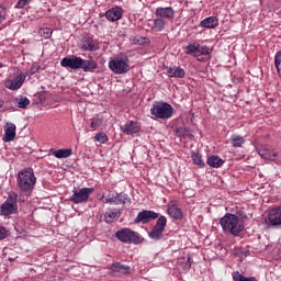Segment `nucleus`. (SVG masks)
<instances>
[{"mask_svg":"<svg viewBox=\"0 0 281 281\" xmlns=\"http://www.w3.org/2000/svg\"><path fill=\"white\" fill-rule=\"evenodd\" d=\"M274 65H276L277 71L280 74L281 72V50H279L274 56Z\"/></svg>","mask_w":281,"mask_h":281,"instance_id":"nucleus-39","label":"nucleus"},{"mask_svg":"<svg viewBox=\"0 0 281 281\" xmlns=\"http://www.w3.org/2000/svg\"><path fill=\"white\" fill-rule=\"evenodd\" d=\"M231 144L233 148H243V145L245 144V137L234 134L231 136Z\"/></svg>","mask_w":281,"mask_h":281,"instance_id":"nucleus-28","label":"nucleus"},{"mask_svg":"<svg viewBox=\"0 0 281 281\" xmlns=\"http://www.w3.org/2000/svg\"><path fill=\"white\" fill-rule=\"evenodd\" d=\"M15 104L19 109H27V106H30V99H27V97L16 98Z\"/></svg>","mask_w":281,"mask_h":281,"instance_id":"nucleus-32","label":"nucleus"},{"mask_svg":"<svg viewBox=\"0 0 281 281\" xmlns=\"http://www.w3.org/2000/svg\"><path fill=\"white\" fill-rule=\"evenodd\" d=\"M168 215L176 221H181L183 218V211L179 209L177 205H171L167 210Z\"/></svg>","mask_w":281,"mask_h":281,"instance_id":"nucleus-26","label":"nucleus"},{"mask_svg":"<svg viewBox=\"0 0 281 281\" xmlns=\"http://www.w3.org/2000/svg\"><path fill=\"white\" fill-rule=\"evenodd\" d=\"M108 21H120L122 19V9L120 7L112 8L105 12Z\"/></svg>","mask_w":281,"mask_h":281,"instance_id":"nucleus-22","label":"nucleus"},{"mask_svg":"<svg viewBox=\"0 0 281 281\" xmlns=\"http://www.w3.org/2000/svg\"><path fill=\"white\" fill-rule=\"evenodd\" d=\"M79 48L82 52H98L100 49V43L90 36H83L79 43Z\"/></svg>","mask_w":281,"mask_h":281,"instance_id":"nucleus-10","label":"nucleus"},{"mask_svg":"<svg viewBox=\"0 0 281 281\" xmlns=\"http://www.w3.org/2000/svg\"><path fill=\"white\" fill-rule=\"evenodd\" d=\"M186 133H188V130L186 127H179L176 132V135L178 137H186Z\"/></svg>","mask_w":281,"mask_h":281,"instance_id":"nucleus-40","label":"nucleus"},{"mask_svg":"<svg viewBox=\"0 0 281 281\" xmlns=\"http://www.w3.org/2000/svg\"><path fill=\"white\" fill-rule=\"evenodd\" d=\"M109 68L113 74L122 75L128 74L131 71V65H128V59H123L122 57H116L109 61Z\"/></svg>","mask_w":281,"mask_h":281,"instance_id":"nucleus-7","label":"nucleus"},{"mask_svg":"<svg viewBox=\"0 0 281 281\" xmlns=\"http://www.w3.org/2000/svg\"><path fill=\"white\" fill-rule=\"evenodd\" d=\"M92 192H95L93 188H81L78 190H74L72 195L70 196V203H75V205H80V203H88L89 196H91Z\"/></svg>","mask_w":281,"mask_h":281,"instance_id":"nucleus-6","label":"nucleus"},{"mask_svg":"<svg viewBox=\"0 0 281 281\" xmlns=\"http://www.w3.org/2000/svg\"><path fill=\"white\" fill-rule=\"evenodd\" d=\"M80 60H81V57L76 55L64 57L60 60V66L65 67L66 69L78 70L80 69Z\"/></svg>","mask_w":281,"mask_h":281,"instance_id":"nucleus-13","label":"nucleus"},{"mask_svg":"<svg viewBox=\"0 0 281 281\" xmlns=\"http://www.w3.org/2000/svg\"><path fill=\"white\" fill-rule=\"evenodd\" d=\"M155 218H159L158 213H155V211L144 210L137 214V216L134 220V223L136 225L139 223H143V225H146V223L150 221H155Z\"/></svg>","mask_w":281,"mask_h":281,"instance_id":"nucleus-12","label":"nucleus"},{"mask_svg":"<svg viewBox=\"0 0 281 281\" xmlns=\"http://www.w3.org/2000/svg\"><path fill=\"white\" fill-rule=\"evenodd\" d=\"M168 220L166 216L161 215L158 217L156 225L153 227L151 232L148 233L149 238L153 240H161L164 238V232H166V225Z\"/></svg>","mask_w":281,"mask_h":281,"instance_id":"nucleus-8","label":"nucleus"},{"mask_svg":"<svg viewBox=\"0 0 281 281\" xmlns=\"http://www.w3.org/2000/svg\"><path fill=\"white\" fill-rule=\"evenodd\" d=\"M80 69H82L86 74H93L95 69H98V61L95 59H80Z\"/></svg>","mask_w":281,"mask_h":281,"instance_id":"nucleus-17","label":"nucleus"},{"mask_svg":"<svg viewBox=\"0 0 281 281\" xmlns=\"http://www.w3.org/2000/svg\"><path fill=\"white\" fill-rule=\"evenodd\" d=\"M247 218L246 215H241L240 217L236 214L226 213L220 220V225L225 232V234H231L232 236H238L243 229H245V224L243 221Z\"/></svg>","mask_w":281,"mask_h":281,"instance_id":"nucleus-1","label":"nucleus"},{"mask_svg":"<svg viewBox=\"0 0 281 281\" xmlns=\"http://www.w3.org/2000/svg\"><path fill=\"white\" fill-rule=\"evenodd\" d=\"M167 76L169 78H186V70L181 67H168Z\"/></svg>","mask_w":281,"mask_h":281,"instance_id":"nucleus-23","label":"nucleus"},{"mask_svg":"<svg viewBox=\"0 0 281 281\" xmlns=\"http://www.w3.org/2000/svg\"><path fill=\"white\" fill-rule=\"evenodd\" d=\"M233 280L234 281H258V279H256V277H245V276L240 274V272H238V271L233 272Z\"/></svg>","mask_w":281,"mask_h":281,"instance_id":"nucleus-31","label":"nucleus"},{"mask_svg":"<svg viewBox=\"0 0 281 281\" xmlns=\"http://www.w3.org/2000/svg\"><path fill=\"white\" fill-rule=\"evenodd\" d=\"M186 54L199 56V43L189 44L186 47Z\"/></svg>","mask_w":281,"mask_h":281,"instance_id":"nucleus-33","label":"nucleus"},{"mask_svg":"<svg viewBox=\"0 0 281 281\" xmlns=\"http://www.w3.org/2000/svg\"><path fill=\"white\" fill-rule=\"evenodd\" d=\"M115 238L121 243H132L133 245H140L142 236L139 233L132 231L131 228H122L115 233Z\"/></svg>","mask_w":281,"mask_h":281,"instance_id":"nucleus-4","label":"nucleus"},{"mask_svg":"<svg viewBox=\"0 0 281 281\" xmlns=\"http://www.w3.org/2000/svg\"><path fill=\"white\" fill-rule=\"evenodd\" d=\"M201 27H206L207 30H214L218 26V18L209 16L200 22Z\"/></svg>","mask_w":281,"mask_h":281,"instance_id":"nucleus-24","label":"nucleus"},{"mask_svg":"<svg viewBox=\"0 0 281 281\" xmlns=\"http://www.w3.org/2000/svg\"><path fill=\"white\" fill-rule=\"evenodd\" d=\"M36 183V177L32 169H25L18 173V187L22 192H32Z\"/></svg>","mask_w":281,"mask_h":281,"instance_id":"nucleus-3","label":"nucleus"},{"mask_svg":"<svg viewBox=\"0 0 281 281\" xmlns=\"http://www.w3.org/2000/svg\"><path fill=\"white\" fill-rule=\"evenodd\" d=\"M172 113H175V108H172L168 102L156 101L150 108V115H153V120H170V117H172Z\"/></svg>","mask_w":281,"mask_h":281,"instance_id":"nucleus-2","label":"nucleus"},{"mask_svg":"<svg viewBox=\"0 0 281 281\" xmlns=\"http://www.w3.org/2000/svg\"><path fill=\"white\" fill-rule=\"evenodd\" d=\"M4 65L0 61V69H3Z\"/></svg>","mask_w":281,"mask_h":281,"instance_id":"nucleus-46","label":"nucleus"},{"mask_svg":"<svg viewBox=\"0 0 281 281\" xmlns=\"http://www.w3.org/2000/svg\"><path fill=\"white\" fill-rule=\"evenodd\" d=\"M94 140L99 142V144H106L109 142V136H106L105 133L100 132L95 134Z\"/></svg>","mask_w":281,"mask_h":281,"instance_id":"nucleus-36","label":"nucleus"},{"mask_svg":"<svg viewBox=\"0 0 281 281\" xmlns=\"http://www.w3.org/2000/svg\"><path fill=\"white\" fill-rule=\"evenodd\" d=\"M18 195L15 193H10L3 204L0 206V212L2 216H12L16 214L19 210V204H16Z\"/></svg>","mask_w":281,"mask_h":281,"instance_id":"nucleus-5","label":"nucleus"},{"mask_svg":"<svg viewBox=\"0 0 281 281\" xmlns=\"http://www.w3.org/2000/svg\"><path fill=\"white\" fill-rule=\"evenodd\" d=\"M151 32H164L166 30V20L161 18H156L151 21V24L148 23Z\"/></svg>","mask_w":281,"mask_h":281,"instance_id":"nucleus-20","label":"nucleus"},{"mask_svg":"<svg viewBox=\"0 0 281 281\" xmlns=\"http://www.w3.org/2000/svg\"><path fill=\"white\" fill-rule=\"evenodd\" d=\"M26 3H30V0H19L16 3V8H25Z\"/></svg>","mask_w":281,"mask_h":281,"instance_id":"nucleus-42","label":"nucleus"},{"mask_svg":"<svg viewBox=\"0 0 281 281\" xmlns=\"http://www.w3.org/2000/svg\"><path fill=\"white\" fill-rule=\"evenodd\" d=\"M3 104H4L3 100L0 99V109L3 108Z\"/></svg>","mask_w":281,"mask_h":281,"instance_id":"nucleus-45","label":"nucleus"},{"mask_svg":"<svg viewBox=\"0 0 281 281\" xmlns=\"http://www.w3.org/2000/svg\"><path fill=\"white\" fill-rule=\"evenodd\" d=\"M110 276H113L114 278L121 277V276H128L131 273V268L124 263L114 262L109 266Z\"/></svg>","mask_w":281,"mask_h":281,"instance_id":"nucleus-11","label":"nucleus"},{"mask_svg":"<svg viewBox=\"0 0 281 281\" xmlns=\"http://www.w3.org/2000/svg\"><path fill=\"white\" fill-rule=\"evenodd\" d=\"M16 137V125L14 123H7L4 126L3 142H14Z\"/></svg>","mask_w":281,"mask_h":281,"instance_id":"nucleus-19","label":"nucleus"},{"mask_svg":"<svg viewBox=\"0 0 281 281\" xmlns=\"http://www.w3.org/2000/svg\"><path fill=\"white\" fill-rule=\"evenodd\" d=\"M155 15L158 19L172 21V19H175V9H172V7H158L155 11Z\"/></svg>","mask_w":281,"mask_h":281,"instance_id":"nucleus-16","label":"nucleus"},{"mask_svg":"<svg viewBox=\"0 0 281 281\" xmlns=\"http://www.w3.org/2000/svg\"><path fill=\"white\" fill-rule=\"evenodd\" d=\"M5 236H8V232L5 231V228L0 227V240H3Z\"/></svg>","mask_w":281,"mask_h":281,"instance_id":"nucleus-43","label":"nucleus"},{"mask_svg":"<svg viewBox=\"0 0 281 281\" xmlns=\"http://www.w3.org/2000/svg\"><path fill=\"white\" fill-rule=\"evenodd\" d=\"M258 155L261 159H266V161H276V157H278V153H271V150L267 147H261L257 149Z\"/></svg>","mask_w":281,"mask_h":281,"instance_id":"nucleus-21","label":"nucleus"},{"mask_svg":"<svg viewBox=\"0 0 281 281\" xmlns=\"http://www.w3.org/2000/svg\"><path fill=\"white\" fill-rule=\"evenodd\" d=\"M100 201L102 203H110V205H126V203H131L128 194L125 193L109 194L106 198L103 194Z\"/></svg>","mask_w":281,"mask_h":281,"instance_id":"nucleus-9","label":"nucleus"},{"mask_svg":"<svg viewBox=\"0 0 281 281\" xmlns=\"http://www.w3.org/2000/svg\"><path fill=\"white\" fill-rule=\"evenodd\" d=\"M132 43L134 45H148L150 43V40L148 37H142V36H135L132 37Z\"/></svg>","mask_w":281,"mask_h":281,"instance_id":"nucleus-34","label":"nucleus"},{"mask_svg":"<svg viewBox=\"0 0 281 281\" xmlns=\"http://www.w3.org/2000/svg\"><path fill=\"white\" fill-rule=\"evenodd\" d=\"M213 49L207 47V46H201L199 44V50H198V56H210L212 54Z\"/></svg>","mask_w":281,"mask_h":281,"instance_id":"nucleus-35","label":"nucleus"},{"mask_svg":"<svg viewBox=\"0 0 281 281\" xmlns=\"http://www.w3.org/2000/svg\"><path fill=\"white\" fill-rule=\"evenodd\" d=\"M36 71H38V68H37L36 66L32 67V68L30 69L31 76H34V74H36Z\"/></svg>","mask_w":281,"mask_h":281,"instance_id":"nucleus-44","label":"nucleus"},{"mask_svg":"<svg viewBox=\"0 0 281 281\" xmlns=\"http://www.w3.org/2000/svg\"><path fill=\"white\" fill-rule=\"evenodd\" d=\"M23 82H25V75H18L14 79L5 80L4 87L11 91H16L23 87Z\"/></svg>","mask_w":281,"mask_h":281,"instance_id":"nucleus-14","label":"nucleus"},{"mask_svg":"<svg viewBox=\"0 0 281 281\" xmlns=\"http://www.w3.org/2000/svg\"><path fill=\"white\" fill-rule=\"evenodd\" d=\"M103 122L104 121L102 119H100V117H93L91 120L90 127L95 131V128H100V126H102Z\"/></svg>","mask_w":281,"mask_h":281,"instance_id":"nucleus-37","label":"nucleus"},{"mask_svg":"<svg viewBox=\"0 0 281 281\" xmlns=\"http://www.w3.org/2000/svg\"><path fill=\"white\" fill-rule=\"evenodd\" d=\"M122 216V213L117 210H110L104 214L103 221L108 224L115 223L117 218Z\"/></svg>","mask_w":281,"mask_h":281,"instance_id":"nucleus-25","label":"nucleus"},{"mask_svg":"<svg viewBox=\"0 0 281 281\" xmlns=\"http://www.w3.org/2000/svg\"><path fill=\"white\" fill-rule=\"evenodd\" d=\"M269 225L280 227L281 225V206L273 207L268 212Z\"/></svg>","mask_w":281,"mask_h":281,"instance_id":"nucleus-15","label":"nucleus"},{"mask_svg":"<svg viewBox=\"0 0 281 281\" xmlns=\"http://www.w3.org/2000/svg\"><path fill=\"white\" fill-rule=\"evenodd\" d=\"M191 159L194 164V166H198V168H205V161H203V158L199 153H192Z\"/></svg>","mask_w":281,"mask_h":281,"instance_id":"nucleus-30","label":"nucleus"},{"mask_svg":"<svg viewBox=\"0 0 281 281\" xmlns=\"http://www.w3.org/2000/svg\"><path fill=\"white\" fill-rule=\"evenodd\" d=\"M121 131L124 135H136L140 131V127L137 122L130 121L121 126Z\"/></svg>","mask_w":281,"mask_h":281,"instance_id":"nucleus-18","label":"nucleus"},{"mask_svg":"<svg viewBox=\"0 0 281 281\" xmlns=\"http://www.w3.org/2000/svg\"><path fill=\"white\" fill-rule=\"evenodd\" d=\"M206 164L211 168H221V166H223L224 161L218 156H211L207 158Z\"/></svg>","mask_w":281,"mask_h":281,"instance_id":"nucleus-29","label":"nucleus"},{"mask_svg":"<svg viewBox=\"0 0 281 281\" xmlns=\"http://www.w3.org/2000/svg\"><path fill=\"white\" fill-rule=\"evenodd\" d=\"M38 34H40V36H42L43 38H49V37L52 36V34H53V31H52V29H49V27H44V29H41V30L38 31Z\"/></svg>","mask_w":281,"mask_h":281,"instance_id":"nucleus-38","label":"nucleus"},{"mask_svg":"<svg viewBox=\"0 0 281 281\" xmlns=\"http://www.w3.org/2000/svg\"><path fill=\"white\" fill-rule=\"evenodd\" d=\"M52 155L56 157V159H67V157H71L72 150L71 149H57L53 150Z\"/></svg>","mask_w":281,"mask_h":281,"instance_id":"nucleus-27","label":"nucleus"},{"mask_svg":"<svg viewBox=\"0 0 281 281\" xmlns=\"http://www.w3.org/2000/svg\"><path fill=\"white\" fill-rule=\"evenodd\" d=\"M5 21V9L3 7H0V25Z\"/></svg>","mask_w":281,"mask_h":281,"instance_id":"nucleus-41","label":"nucleus"}]
</instances>
